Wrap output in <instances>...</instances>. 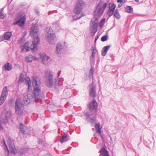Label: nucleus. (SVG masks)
<instances>
[{"instance_id": "5fc2aeb1", "label": "nucleus", "mask_w": 156, "mask_h": 156, "mask_svg": "<svg viewBox=\"0 0 156 156\" xmlns=\"http://www.w3.org/2000/svg\"><path fill=\"white\" fill-rule=\"evenodd\" d=\"M135 1L137 2H139V0H135Z\"/></svg>"}, {"instance_id": "412c9836", "label": "nucleus", "mask_w": 156, "mask_h": 156, "mask_svg": "<svg viewBox=\"0 0 156 156\" xmlns=\"http://www.w3.org/2000/svg\"><path fill=\"white\" fill-rule=\"evenodd\" d=\"M115 6H116L114 3H110L108 4L109 10H111V12H114L115 9Z\"/></svg>"}, {"instance_id": "aec40b11", "label": "nucleus", "mask_w": 156, "mask_h": 156, "mask_svg": "<svg viewBox=\"0 0 156 156\" xmlns=\"http://www.w3.org/2000/svg\"><path fill=\"white\" fill-rule=\"evenodd\" d=\"M69 138V136L68 134H66L64 136H62L61 140V143H63L68 140V139Z\"/></svg>"}, {"instance_id": "f257e3e1", "label": "nucleus", "mask_w": 156, "mask_h": 156, "mask_svg": "<svg viewBox=\"0 0 156 156\" xmlns=\"http://www.w3.org/2000/svg\"><path fill=\"white\" fill-rule=\"evenodd\" d=\"M38 32V27L37 25L36 24H33L30 30V35L34 39L32 42L33 47L31 48L33 51H34L35 49H36V51L37 50V44L40 42Z\"/></svg>"}, {"instance_id": "a878e982", "label": "nucleus", "mask_w": 156, "mask_h": 156, "mask_svg": "<svg viewBox=\"0 0 156 156\" xmlns=\"http://www.w3.org/2000/svg\"><path fill=\"white\" fill-rule=\"evenodd\" d=\"M25 58L28 62H30L34 59V58L32 55H30L28 56H26Z\"/></svg>"}, {"instance_id": "20e7f679", "label": "nucleus", "mask_w": 156, "mask_h": 156, "mask_svg": "<svg viewBox=\"0 0 156 156\" xmlns=\"http://www.w3.org/2000/svg\"><path fill=\"white\" fill-rule=\"evenodd\" d=\"M97 111H89L86 112L84 115L86 117V120L90 122L92 126L96 123Z\"/></svg>"}, {"instance_id": "8fccbe9b", "label": "nucleus", "mask_w": 156, "mask_h": 156, "mask_svg": "<svg viewBox=\"0 0 156 156\" xmlns=\"http://www.w3.org/2000/svg\"><path fill=\"white\" fill-rule=\"evenodd\" d=\"M99 37V35H97L96 37L95 38V40H97L98 38Z\"/></svg>"}, {"instance_id": "c756f323", "label": "nucleus", "mask_w": 156, "mask_h": 156, "mask_svg": "<svg viewBox=\"0 0 156 156\" xmlns=\"http://www.w3.org/2000/svg\"><path fill=\"white\" fill-rule=\"evenodd\" d=\"M10 152L13 154H16V149L13 147H12L11 145L9 146Z\"/></svg>"}, {"instance_id": "6ab92c4d", "label": "nucleus", "mask_w": 156, "mask_h": 156, "mask_svg": "<svg viewBox=\"0 0 156 156\" xmlns=\"http://www.w3.org/2000/svg\"><path fill=\"white\" fill-rule=\"evenodd\" d=\"M95 127L96 129V132L99 134L101 133V129L100 127V123L98 122V123H95Z\"/></svg>"}, {"instance_id": "b1692460", "label": "nucleus", "mask_w": 156, "mask_h": 156, "mask_svg": "<svg viewBox=\"0 0 156 156\" xmlns=\"http://www.w3.org/2000/svg\"><path fill=\"white\" fill-rule=\"evenodd\" d=\"M6 17V14L4 12V9H1L0 10V18L4 20Z\"/></svg>"}, {"instance_id": "a19ab883", "label": "nucleus", "mask_w": 156, "mask_h": 156, "mask_svg": "<svg viewBox=\"0 0 156 156\" xmlns=\"http://www.w3.org/2000/svg\"><path fill=\"white\" fill-rule=\"evenodd\" d=\"M95 48L93 49L92 54V56L94 58L95 57V52H94V51L95 50Z\"/></svg>"}, {"instance_id": "4468645a", "label": "nucleus", "mask_w": 156, "mask_h": 156, "mask_svg": "<svg viewBox=\"0 0 156 156\" xmlns=\"http://www.w3.org/2000/svg\"><path fill=\"white\" fill-rule=\"evenodd\" d=\"M83 8V7H82V5H76L74 10V12L76 15H79L82 12Z\"/></svg>"}, {"instance_id": "dca6fc26", "label": "nucleus", "mask_w": 156, "mask_h": 156, "mask_svg": "<svg viewBox=\"0 0 156 156\" xmlns=\"http://www.w3.org/2000/svg\"><path fill=\"white\" fill-rule=\"evenodd\" d=\"M2 69H5V70L9 71L12 69V67L9 62H7L3 66Z\"/></svg>"}, {"instance_id": "4d7b16f0", "label": "nucleus", "mask_w": 156, "mask_h": 156, "mask_svg": "<svg viewBox=\"0 0 156 156\" xmlns=\"http://www.w3.org/2000/svg\"><path fill=\"white\" fill-rule=\"evenodd\" d=\"M126 0H124L123 2L125 3L126 2Z\"/></svg>"}, {"instance_id": "2eb2a0df", "label": "nucleus", "mask_w": 156, "mask_h": 156, "mask_svg": "<svg viewBox=\"0 0 156 156\" xmlns=\"http://www.w3.org/2000/svg\"><path fill=\"white\" fill-rule=\"evenodd\" d=\"M56 52L57 54L59 53H63L65 52L62 45L60 43H58L57 45Z\"/></svg>"}, {"instance_id": "6e6552de", "label": "nucleus", "mask_w": 156, "mask_h": 156, "mask_svg": "<svg viewBox=\"0 0 156 156\" xmlns=\"http://www.w3.org/2000/svg\"><path fill=\"white\" fill-rule=\"evenodd\" d=\"M23 107V105L22 103L20 100L17 99L15 102V108L16 114L19 115H21Z\"/></svg>"}, {"instance_id": "4be33fe9", "label": "nucleus", "mask_w": 156, "mask_h": 156, "mask_svg": "<svg viewBox=\"0 0 156 156\" xmlns=\"http://www.w3.org/2000/svg\"><path fill=\"white\" fill-rule=\"evenodd\" d=\"M101 156H109L108 152L105 148L103 149L102 151L101 152Z\"/></svg>"}, {"instance_id": "c85d7f7f", "label": "nucleus", "mask_w": 156, "mask_h": 156, "mask_svg": "<svg viewBox=\"0 0 156 156\" xmlns=\"http://www.w3.org/2000/svg\"><path fill=\"white\" fill-rule=\"evenodd\" d=\"M4 144L6 147V148H5V151L4 152V154L6 156H8L9 154V150L8 148L7 147L6 145V144L5 141H4Z\"/></svg>"}, {"instance_id": "39448f33", "label": "nucleus", "mask_w": 156, "mask_h": 156, "mask_svg": "<svg viewBox=\"0 0 156 156\" xmlns=\"http://www.w3.org/2000/svg\"><path fill=\"white\" fill-rule=\"evenodd\" d=\"M46 30L47 32L46 40L49 43L52 44H55L57 40L55 33H53L52 29L51 27L48 29L46 28Z\"/></svg>"}, {"instance_id": "f704fd0d", "label": "nucleus", "mask_w": 156, "mask_h": 156, "mask_svg": "<svg viewBox=\"0 0 156 156\" xmlns=\"http://www.w3.org/2000/svg\"><path fill=\"white\" fill-rule=\"evenodd\" d=\"M24 81L23 76L22 74L21 73L20 76V78L19 80V82L20 83H22Z\"/></svg>"}, {"instance_id": "0eeeda50", "label": "nucleus", "mask_w": 156, "mask_h": 156, "mask_svg": "<svg viewBox=\"0 0 156 156\" xmlns=\"http://www.w3.org/2000/svg\"><path fill=\"white\" fill-rule=\"evenodd\" d=\"M45 78L46 80V84L47 87H51L53 83V75L52 72L50 71H47L45 72Z\"/></svg>"}, {"instance_id": "3c124183", "label": "nucleus", "mask_w": 156, "mask_h": 156, "mask_svg": "<svg viewBox=\"0 0 156 156\" xmlns=\"http://www.w3.org/2000/svg\"><path fill=\"white\" fill-rule=\"evenodd\" d=\"M122 4H119L118 5V8H120L122 6Z\"/></svg>"}, {"instance_id": "f8f14e48", "label": "nucleus", "mask_w": 156, "mask_h": 156, "mask_svg": "<svg viewBox=\"0 0 156 156\" xmlns=\"http://www.w3.org/2000/svg\"><path fill=\"white\" fill-rule=\"evenodd\" d=\"M88 107L90 111H97L98 108V104L95 101L94 99L92 102L90 103L88 105Z\"/></svg>"}, {"instance_id": "680f3d73", "label": "nucleus", "mask_w": 156, "mask_h": 156, "mask_svg": "<svg viewBox=\"0 0 156 156\" xmlns=\"http://www.w3.org/2000/svg\"><path fill=\"white\" fill-rule=\"evenodd\" d=\"M110 139H111V140H112V138H111V136H110Z\"/></svg>"}, {"instance_id": "a18cd8bd", "label": "nucleus", "mask_w": 156, "mask_h": 156, "mask_svg": "<svg viewBox=\"0 0 156 156\" xmlns=\"http://www.w3.org/2000/svg\"><path fill=\"white\" fill-rule=\"evenodd\" d=\"M32 87L31 85V84L28 85V91H30L31 90Z\"/></svg>"}, {"instance_id": "de8ad7c7", "label": "nucleus", "mask_w": 156, "mask_h": 156, "mask_svg": "<svg viewBox=\"0 0 156 156\" xmlns=\"http://www.w3.org/2000/svg\"><path fill=\"white\" fill-rule=\"evenodd\" d=\"M123 0H117V2L118 3H122L123 2Z\"/></svg>"}, {"instance_id": "393cba45", "label": "nucleus", "mask_w": 156, "mask_h": 156, "mask_svg": "<svg viewBox=\"0 0 156 156\" xmlns=\"http://www.w3.org/2000/svg\"><path fill=\"white\" fill-rule=\"evenodd\" d=\"M126 12L128 13H131L133 12V8L131 6H127L125 8Z\"/></svg>"}, {"instance_id": "052dcab7", "label": "nucleus", "mask_w": 156, "mask_h": 156, "mask_svg": "<svg viewBox=\"0 0 156 156\" xmlns=\"http://www.w3.org/2000/svg\"><path fill=\"white\" fill-rule=\"evenodd\" d=\"M5 118H6V119H7V117L6 116V115H5Z\"/></svg>"}, {"instance_id": "2f4dec72", "label": "nucleus", "mask_w": 156, "mask_h": 156, "mask_svg": "<svg viewBox=\"0 0 156 156\" xmlns=\"http://www.w3.org/2000/svg\"><path fill=\"white\" fill-rule=\"evenodd\" d=\"M76 5H82V7L83 6L84 2L83 0H78V2L77 3Z\"/></svg>"}, {"instance_id": "4c0bfd02", "label": "nucleus", "mask_w": 156, "mask_h": 156, "mask_svg": "<svg viewBox=\"0 0 156 156\" xmlns=\"http://www.w3.org/2000/svg\"><path fill=\"white\" fill-rule=\"evenodd\" d=\"M92 30H98V24H92Z\"/></svg>"}, {"instance_id": "a211bd4d", "label": "nucleus", "mask_w": 156, "mask_h": 156, "mask_svg": "<svg viewBox=\"0 0 156 156\" xmlns=\"http://www.w3.org/2000/svg\"><path fill=\"white\" fill-rule=\"evenodd\" d=\"M12 35L11 32H7L4 34V38L5 40H9Z\"/></svg>"}, {"instance_id": "1a4fd4ad", "label": "nucleus", "mask_w": 156, "mask_h": 156, "mask_svg": "<svg viewBox=\"0 0 156 156\" xmlns=\"http://www.w3.org/2000/svg\"><path fill=\"white\" fill-rule=\"evenodd\" d=\"M8 93L7 87L5 86L3 89L0 98V105H2L4 103L8 95Z\"/></svg>"}, {"instance_id": "423d86ee", "label": "nucleus", "mask_w": 156, "mask_h": 156, "mask_svg": "<svg viewBox=\"0 0 156 156\" xmlns=\"http://www.w3.org/2000/svg\"><path fill=\"white\" fill-rule=\"evenodd\" d=\"M17 19L18 20L14 23V24L16 25L19 24V26L22 27L25 23L26 19V13L23 11L20 12L18 15Z\"/></svg>"}, {"instance_id": "49530a36", "label": "nucleus", "mask_w": 156, "mask_h": 156, "mask_svg": "<svg viewBox=\"0 0 156 156\" xmlns=\"http://www.w3.org/2000/svg\"><path fill=\"white\" fill-rule=\"evenodd\" d=\"M4 40H5L4 37H0V42L3 41Z\"/></svg>"}, {"instance_id": "bf43d9fd", "label": "nucleus", "mask_w": 156, "mask_h": 156, "mask_svg": "<svg viewBox=\"0 0 156 156\" xmlns=\"http://www.w3.org/2000/svg\"><path fill=\"white\" fill-rule=\"evenodd\" d=\"M60 73H61V71H60L58 73V74H59H59H60Z\"/></svg>"}, {"instance_id": "79ce46f5", "label": "nucleus", "mask_w": 156, "mask_h": 156, "mask_svg": "<svg viewBox=\"0 0 156 156\" xmlns=\"http://www.w3.org/2000/svg\"><path fill=\"white\" fill-rule=\"evenodd\" d=\"M109 12L108 16L109 17L112 16L113 15V12H111V10H109Z\"/></svg>"}, {"instance_id": "9d476101", "label": "nucleus", "mask_w": 156, "mask_h": 156, "mask_svg": "<svg viewBox=\"0 0 156 156\" xmlns=\"http://www.w3.org/2000/svg\"><path fill=\"white\" fill-rule=\"evenodd\" d=\"M35 98L34 95L27 94L24 96L23 98V100L25 104L27 105L31 102L35 101Z\"/></svg>"}, {"instance_id": "0e129e2a", "label": "nucleus", "mask_w": 156, "mask_h": 156, "mask_svg": "<svg viewBox=\"0 0 156 156\" xmlns=\"http://www.w3.org/2000/svg\"><path fill=\"white\" fill-rule=\"evenodd\" d=\"M55 82H56V80H55Z\"/></svg>"}, {"instance_id": "ddd939ff", "label": "nucleus", "mask_w": 156, "mask_h": 156, "mask_svg": "<svg viewBox=\"0 0 156 156\" xmlns=\"http://www.w3.org/2000/svg\"><path fill=\"white\" fill-rule=\"evenodd\" d=\"M40 56L42 59V62L44 64H46L49 62L51 60L49 57L46 55L45 53L40 54Z\"/></svg>"}, {"instance_id": "37998d69", "label": "nucleus", "mask_w": 156, "mask_h": 156, "mask_svg": "<svg viewBox=\"0 0 156 156\" xmlns=\"http://www.w3.org/2000/svg\"><path fill=\"white\" fill-rule=\"evenodd\" d=\"M43 141L41 139H39L38 140V144H43Z\"/></svg>"}, {"instance_id": "f03ea898", "label": "nucleus", "mask_w": 156, "mask_h": 156, "mask_svg": "<svg viewBox=\"0 0 156 156\" xmlns=\"http://www.w3.org/2000/svg\"><path fill=\"white\" fill-rule=\"evenodd\" d=\"M34 88L33 93L35 98V102L38 101V100H41L44 98V94L41 92V87L40 84L37 83V80L34 79L32 82Z\"/></svg>"}, {"instance_id": "7c9ffc66", "label": "nucleus", "mask_w": 156, "mask_h": 156, "mask_svg": "<svg viewBox=\"0 0 156 156\" xmlns=\"http://www.w3.org/2000/svg\"><path fill=\"white\" fill-rule=\"evenodd\" d=\"M105 19L104 18L102 19L100 21L99 23V26L100 27H102L103 25L104 24L105 22Z\"/></svg>"}, {"instance_id": "473e14b6", "label": "nucleus", "mask_w": 156, "mask_h": 156, "mask_svg": "<svg viewBox=\"0 0 156 156\" xmlns=\"http://www.w3.org/2000/svg\"><path fill=\"white\" fill-rule=\"evenodd\" d=\"M25 83H27L28 85L31 84V81L30 78L29 77H26L25 78Z\"/></svg>"}, {"instance_id": "58836bf2", "label": "nucleus", "mask_w": 156, "mask_h": 156, "mask_svg": "<svg viewBox=\"0 0 156 156\" xmlns=\"http://www.w3.org/2000/svg\"><path fill=\"white\" fill-rule=\"evenodd\" d=\"M97 30L92 29L90 35L91 36H93L94 35Z\"/></svg>"}, {"instance_id": "13d9d810", "label": "nucleus", "mask_w": 156, "mask_h": 156, "mask_svg": "<svg viewBox=\"0 0 156 156\" xmlns=\"http://www.w3.org/2000/svg\"><path fill=\"white\" fill-rule=\"evenodd\" d=\"M37 13H39V11H37Z\"/></svg>"}, {"instance_id": "603ef678", "label": "nucleus", "mask_w": 156, "mask_h": 156, "mask_svg": "<svg viewBox=\"0 0 156 156\" xmlns=\"http://www.w3.org/2000/svg\"><path fill=\"white\" fill-rule=\"evenodd\" d=\"M56 22H54L53 23V27H55V25H56Z\"/></svg>"}, {"instance_id": "c03bdc74", "label": "nucleus", "mask_w": 156, "mask_h": 156, "mask_svg": "<svg viewBox=\"0 0 156 156\" xmlns=\"http://www.w3.org/2000/svg\"><path fill=\"white\" fill-rule=\"evenodd\" d=\"M10 102L11 104H14V100L13 98H11L10 100Z\"/></svg>"}, {"instance_id": "e2e57ef3", "label": "nucleus", "mask_w": 156, "mask_h": 156, "mask_svg": "<svg viewBox=\"0 0 156 156\" xmlns=\"http://www.w3.org/2000/svg\"><path fill=\"white\" fill-rule=\"evenodd\" d=\"M22 39H23V37H22V38H21V40H22Z\"/></svg>"}, {"instance_id": "bb28decb", "label": "nucleus", "mask_w": 156, "mask_h": 156, "mask_svg": "<svg viewBox=\"0 0 156 156\" xmlns=\"http://www.w3.org/2000/svg\"><path fill=\"white\" fill-rule=\"evenodd\" d=\"M97 17L94 16V17L92 19L91 21L92 22V24H98V17Z\"/></svg>"}, {"instance_id": "7ed1b4c3", "label": "nucleus", "mask_w": 156, "mask_h": 156, "mask_svg": "<svg viewBox=\"0 0 156 156\" xmlns=\"http://www.w3.org/2000/svg\"><path fill=\"white\" fill-rule=\"evenodd\" d=\"M108 4L104 1H101L97 4L94 11V15L97 17H100L102 15L105 10Z\"/></svg>"}, {"instance_id": "9b49d317", "label": "nucleus", "mask_w": 156, "mask_h": 156, "mask_svg": "<svg viewBox=\"0 0 156 156\" xmlns=\"http://www.w3.org/2000/svg\"><path fill=\"white\" fill-rule=\"evenodd\" d=\"M89 86L90 87L89 90V95L93 98H94L97 95L95 84L92 82Z\"/></svg>"}, {"instance_id": "e433bc0d", "label": "nucleus", "mask_w": 156, "mask_h": 156, "mask_svg": "<svg viewBox=\"0 0 156 156\" xmlns=\"http://www.w3.org/2000/svg\"><path fill=\"white\" fill-rule=\"evenodd\" d=\"M83 16H84V15L83 14V13H82L81 14V16H73V17L74 20H78V19H80V18H81Z\"/></svg>"}, {"instance_id": "6e6d98bb", "label": "nucleus", "mask_w": 156, "mask_h": 156, "mask_svg": "<svg viewBox=\"0 0 156 156\" xmlns=\"http://www.w3.org/2000/svg\"><path fill=\"white\" fill-rule=\"evenodd\" d=\"M96 41H97V40H94V43L95 44L96 43Z\"/></svg>"}, {"instance_id": "72a5a7b5", "label": "nucleus", "mask_w": 156, "mask_h": 156, "mask_svg": "<svg viewBox=\"0 0 156 156\" xmlns=\"http://www.w3.org/2000/svg\"><path fill=\"white\" fill-rule=\"evenodd\" d=\"M108 38V36L106 35H104L101 37V40L103 42L107 40Z\"/></svg>"}, {"instance_id": "09e8293b", "label": "nucleus", "mask_w": 156, "mask_h": 156, "mask_svg": "<svg viewBox=\"0 0 156 156\" xmlns=\"http://www.w3.org/2000/svg\"><path fill=\"white\" fill-rule=\"evenodd\" d=\"M114 13H119V12L118 9H116L115 10V11L114 12Z\"/></svg>"}, {"instance_id": "f3484780", "label": "nucleus", "mask_w": 156, "mask_h": 156, "mask_svg": "<svg viewBox=\"0 0 156 156\" xmlns=\"http://www.w3.org/2000/svg\"><path fill=\"white\" fill-rule=\"evenodd\" d=\"M111 47V45H109L108 46H106L104 47L101 50V55L103 56H105L108 51L109 48Z\"/></svg>"}, {"instance_id": "ea45409f", "label": "nucleus", "mask_w": 156, "mask_h": 156, "mask_svg": "<svg viewBox=\"0 0 156 156\" xmlns=\"http://www.w3.org/2000/svg\"><path fill=\"white\" fill-rule=\"evenodd\" d=\"M93 71L92 69H91L89 72V76L91 77L93 76Z\"/></svg>"}, {"instance_id": "5701e85b", "label": "nucleus", "mask_w": 156, "mask_h": 156, "mask_svg": "<svg viewBox=\"0 0 156 156\" xmlns=\"http://www.w3.org/2000/svg\"><path fill=\"white\" fill-rule=\"evenodd\" d=\"M23 48H22V51H23L24 49H26L27 52H28L30 51V47L28 46L27 43L26 42L22 46H21Z\"/></svg>"}, {"instance_id": "864d4df0", "label": "nucleus", "mask_w": 156, "mask_h": 156, "mask_svg": "<svg viewBox=\"0 0 156 156\" xmlns=\"http://www.w3.org/2000/svg\"><path fill=\"white\" fill-rule=\"evenodd\" d=\"M3 129V127H2V125L0 124V130H2Z\"/></svg>"}, {"instance_id": "c9c22d12", "label": "nucleus", "mask_w": 156, "mask_h": 156, "mask_svg": "<svg viewBox=\"0 0 156 156\" xmlns=\"http://www.w3.org/2000/svg\"><path fill=\"white\" fill-rule=\"evenodd\" d=\"M113 15L117 19H119L121 17L119 13H114Z\"/></svg>"}, {"instance_id": "cd10ccee", "label": "nucleus", "mask_w": 156, "mask_h": 156, "mask_svg": "<svg viewBox=\"0 0 156 156\" xmlns=\"http://www.w3.org/2000/svg\"><path fill=\"white\" fill-rule=\"evenodd\" d=\"M19 129L21 133L23 134H24L25 130L24 127V125L22 123H20V125Z\"/></svg>"}]
</instances>
